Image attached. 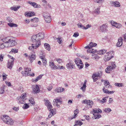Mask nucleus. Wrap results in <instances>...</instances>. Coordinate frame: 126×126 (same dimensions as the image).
I'll return each mask as SVG.
<instances>
[{
    "mask_svg": "<svg viewBox=\"0 0 126 126\" xmlns=\"http://www.w3.org/2000/svg\"><path fill=\"white\" fill-rule=\"evenodd\" d=\"M102 112V111L101 110L98 108L97 109H94L93 110V111L92 112V113H95L96 114L99 112L101 113Z\"/></svg>",
    "mask_w": 126,
    "mask_h": 126,
    "instance_id": "a878e982",
    "label": "nucleus"
},
{
    "mask_svg": "<svg viewBox=\"0 0 126 126\" xmlns=\"http://www.w3.org/2000/svg\"><path fill=\"white\" fill-rule=\"evenodd\" d=\"M107 29L108 26L107 24H104L100 27V29L103 32L107 31L108 30Z\"/></svg>",
    "mask_w": 126,
    "mask_h": 126,
    "instance_id": "f8f14e48",
    "label": "nucleus"
},
{
    "mask_svg": "<svg viewBox=\"0 0 126 126\" xmlns=\"http://www.w3.org/2000/svg\"><path fill=\"white\" fill-rule=\"evenodd\" d=\"M20 6H13L11 8V9L12 10L14 11H16L20 7Z\"/></svg>",
    "mask_w": 126,
    "mask_h": 126,
    "instance_id": "473e14b6",
    "label": "nucleus"
},
{
    "mask_svg": "<svg viewBox=\"0 0 126 126\" xmlns=\"http://www.w3.org/2000/svg\"><path fill=\"white\" fill-rule=\"evenodd\" d=\"M93 114L94 115V117L95 119H98L101 117V116L100 114H96L95 113H93Z\"/></svg>",
    "mask_w": 126,
    "mask_h": 126,
    "instance_id": "7c9ffc66",
    "label": "nucleus"
},
{
    "mask_svg": "<svg viewBox=\"0 0 126 126\" xmlns=\"http://www.w3.org/2000/svg\"><path fill=\"white\" fill-rule=\"evenodd\" d=\"M64 90V89L62 87H58L56 88L55 90V91L57 93H61L63 92Z\"/></svg>",
    "mask_w": 126,
    "mask_h": 126,
    "instance_id": "5701e85b",
    "label": "nucleus"
},
{
    "mask_svg": "<svg viewBox=\"0 0 126 126\" xmlns=\"http://www.w3.org/2000/svg\"><path fill=\"white\" fill-rule=\"evenodd\" d=\"M29 101L30 103L32 105H34L35 104V102L34 101V99L32 98H31L30 99H29Z\"/></svg>",
    "mask_w": 126,
    "mask_h": 126,
    "instance_id": "a18cd8bd",
    "label": "nucleus"
},
{
    "mask_svg": "<svg viewBox=\"0 0 126 126\" xmlns=\"http://www.w3.org/2000/svg\"><path fill=\"white\" fill-rule=\"evenodd\" d=\"M66 66L67 68L69 69L74 68L75 67L74 65L71 63H67L66 65Z\"/></svg>",
    "mask_w": 126,
    "mask_h": 126,
    "instance_id": "412c9836",
    "label": "nucleus"
},
{
    "mask_svg": "<svg viewBox=\"0 0 126 126\" xmlns=\"http://www.w3.org/2000/svg\"><path fill=\"white\" fill-rule=\"evenodd\" d=\"M76 124L77 125H79L80 126L83 124V123L81 121H77L76 122Z\"/></svg>",
    "mask_w": 126,
    "mask_h": 126,
    "instance_id": "603ef678",
    "label": "nucleus"
},
{
    "mask_svg": "<svg viewBox=\"0 0 126 126\" xmlns=\"http://www.w3.org/2000/svg\"><path fill=\"white\" fill-rule=\"evenodd\" d=\"M106 98H107V97H105L103 98L102 100H100L99 101L101 103L106 102L107 101Z\"/></svg>",
    "mask_w": 126,
    "mask_h": 126,
    "instance_id": "c03bdc74",
    "label": "nucleus"
},
{
    "mask_svg": "<svg viewBox=\"0 0 126 126\" xmlns=\"http://www.w3.org/2000/svg\"><path fill=\"white\" fill-rule=\"evenodd\" d=\"M83 103L90 106L93 105V101L89 100H83Z\"/></svg>",
    "mask_w": 126,
    "mask_h": 126,
    "instance_id": "f3484780",
    "label": "nucleus"
},
{
    "mask_svg": "<svg viewBox=\"0 0 126 126\" xmlns=\"http://www.w3.org/2000/svg\"><path fill=\"white\" fill-rule=\"evenodd\" d=\"M49 65L52 69L56 70L57 68V66L55 65L54 63L52 62H49Z\"/></svg>",
    "mask_w": 126,
    "mask_h": 126,
    "instance_id": "6ab92c4d",
    "label": "nucleus"
},
{
    "mask_svg": "<svg viewBox=\"0 0 126 126\" xmlns=\"http://www.w3.org/2000/svg\"><path fill=\"white\" fill-rule=\"evenodd\" d=\"M113 69L111 66H109L105 70L107 73H110V72Z\"/></svg>",
    "mask_w": 126,
    "mask_h": 126,
    "instance_id": "393cba45",
    "label": "nucleus"
},
{
    "mask_svg": "<svg viewBox=\"0 0 126 126\" xmlns=\"http://www.w3.org/2000/svg\"><path fill=\"white\" fill-rule=\"evenodd\" d=\"M44 33H39L36 35H33L31 37V41L33 42L36 43L34 44L39 47L41 45L40 40L44 38Z\"/></svg>",
    "mask_w": 126,
    "mask_h": 126,
    "instance_id": "f03ea898",
    "label": "nucleus"
},
{
    "mask_svg": "<svg viewBox=\"0 0 126 126\" xmlns=\"http://www.w3.org/2000/svg\"><path fill=\"white\" fill-rule=\"evenodd\" d=\"M111 5L112 6H114L117 7H119L120 6V4L119 2L115 1L114 2L112 1L111 2Z\"/></svg>",
    "mask_w": 126,
    "mask_h": 126,
    "instance_id": "2eb2a0df",
    "label": "nucleus"
},
{
    "mask_svg": "<svg viewBox=\"0 0 126 126\" xmlns=\"http://www.w3.org/2000/svg\"><path fill=\"white\" fill-rule=\"evenodd\" d=\"M29 106L28 104L27 103H25L24 104L22 108L23 109H26L29 108Z\"/></svg>",
    "mask_w": 126,
    "mask_h": 126,
    "instance_id": "a19ab883",
    "label": "nucleus"
},
{
    "mask_svg": "<svg viewBox=\"0 0 126 126\" xmlns=\"http://www.w3.org/2000/svg\"><path fill=\"white\" fill-rule=\"evenodd\" d=\"M97 73L99 77H100L102 75V72L101 71H99Z\"/></svg>",
    "mask_w": 126,
    "mask_h": 126,
    "instance_id": "69168bd1",
    "label": "nucleus"
},
{
    "mask_svg": "<svg viewBox=\"0 0 126 126\" xmlns=\"http://www.w3.org/2000/svg\"><path fill=\"white\" fill-rule=\"evenodd\" d=\"M123 39L121 37H120L118 39V42L116 45V46L118 47H121L123 43Z\"/></svg>",
    "mask_w": 126,
    "mask_h": 126,
    "instance_id": "ddd939ff",
    "label": "nucleus"
},
{
    "mask_svg": "<svg viewBox=\"0 0 126 126\" xmlns=\"http://www.w3.org/2000/svg\"><path fill=\"white\" fill-rule=\"evenodd\" d=\"M111 25L113 26H114L118 29L121 28L122 27V25L121 24L117 23L113 21H111Z\"/></svg>",
    "mask_w": 126,
    "mask_h": 126,
    "instance_id": "9d476101",
    "label": "nucleus"
},
{
    "mask_svg": "<svg viewBox=\"0 0 126 126\" xmlns=\"http://www.w3.org/2000/svg\"><path fill=\"white\" fill-rule=\"evenodd\" d=\"M42 61L44 63V65L46 66V65L47 64V61L45 58H43V59H41Z\"/></svg>",
    "mask_w": 126,
    "mask_h": 126,
    "instance_id": "864d4df0",
    "label": "nucleus"
},
{
    "mask_svg": "<svg viewBox=\"0 0 126 126\" xmlns=\"http://www.w3.org/2000/svg\"><path fill=\"white\" fill-rule=\"evenodd\" d=\"M27 95L26 93H24L22 94L20 96L18 97L17 99L18 100V103L23 104L27 99Z\"/></svg>",
    "mask_w": 126,
    "mask_h": 126,
    "instance_id": "39448f33",
    "label": "nucleus"
},
{
    "mask_svg": "<svg viewBox=\"0 0 126 126\" xmlns=\"http://www.w3.org/2000/svg\"><path fill=\"white\" fill-rule=\"evenodd\" d=\"M32 22H36L38 21V18H37L35 17L31 20Z\"/></svg>",
    "mask_w": 126,
    "mask_h": 126,
    "instance_id": "8fccbe9b",
    "label": "nucleus"
},
{
    "mask_svg": "<svg viewBox=\"0 0 126 126\" xmlns=\"http://www.w3.org/2000/svg\"><path fill=\"white\" fill-rule=\"evenodd\" d=\"M40 58L43 59L45 58V54L43 51H41L40 54Z\"/></svg>",
    "mask_w": 126,
    "mask_h": 126,
    "instance_id": "2f4dec72",
    "label": "nucleus"
},
{
    "mask_svg": "<svg viewBox=\"0 0 126 126\" xmlns=\"http://www.w3.org/2000/svg\"><path fill=\"white\" fill-rule=\"evenodd\" d=\"M97 45V44L96 43H94V44L92 42H91L89 44V45L85 47V48H88V49H90V48L91 47H92L93 46H95Z\"/></svg>",
    "mask_w": 126,
    "mask_h": 126,
    "instance_id": "aec40b11",
    "label": "nucleus"
},
{
    "mask_svg": "<svg viewBox=\"0 0 126 126\" xmlns=\"http://www.w3.org/2000/svg\"><path fill=\"white\" fill-rule=\"evenodd\" d=\"M114 85L116 86H117L118 87H123L124 86V85L123 83H116L114 84Z\"/></svg>",
    "mask_w": 126,
    "mask_h": 126,
    "instance_id": "e433bc0d",
    "label": "nucleus"
},
{
    "mask_svg": "<svg viewBox=\"0 0 126 126\" xmlns=\"http://www.w3.org/2000/svg\"><path fill=\"white\" fill-rule=\"evenodd\" d=\"M57 69H64L65 67L64 66H60L59 65H58V66H57Z\"/></svg>",
    "mask_w": 126,
    "mask_h": 126,
    "instance_id": "4d7b16f0",
    "label": "nucleus"
},
{
    "mask_svg": "<svg viewBox=\"0 0 126 126\" xmlns=\"http://www.w3.org/2000/svg\"><path fill=\"white\" fill-rule=\"evenodd\" d=\"M36 55L35 54H32L29 55V60L31 63H32L36 58Z\"/></svg>",
    "mask_w": 126,
    "mask_h": 126,
    "instance_id": "4468645a",
    "label": "nucleus"
},
{
    "mask_svg": "<svg viewBox=\"0 0 126 126\" xmlns=\"http://www.w3.org/2000/svg\"><path fill=\"white\" fill-rule=\"evenodd\" d=\"M14 60H9L7 63V68L11 69L13 65Z\"/></svg>",
    "mask_w": 126,
    "mask_h": 126,
    "instance_id": "9b49d317",
    "label": "nucleus"
},
{
    "mask_svg": "<svg viewBox=\"0 0 126 126\" xmlns=\"http://www.w3.org/2000/svg\"><path fill=\"white\" fill-rule=\"evenodd\" d=\"M18 50L16 48H12L11 51L10 52V53H12L14 52L15 53H17L18 52Z\"/></svg>",
    "mask_w": 126,
    "mask_h": 126,
    "instance_id": "ea45409f",
    "label": "nucleus"
},
{
    "mask_svg": "<svg viewBox=\"0 0 126 126\" xmlns=\"http://www.w3.org/2000/svg\"><path fill=\"white\" fill-rule=\"evenodd\" d=\"M111 66L112 68L114 69L116 67V65L115 62H112L111 63Z\"/></svg>",
    "mask_w": 126,
    "mask_h": 126,
    "instance_id": "6e6d98bb",
    "label": "nucleus"
},
{
    "mask_svg": "<svg viewBox=\"0 0 126 126\" xmlns=\"http://www.w3.org/2000/svg\"><path fill=\"white\" fill-rule=\"evenodd\" d=\"M78 27L84 29V26L82 25L80 23H79L77 24Z\"/></svg>",
    "mask_w": 126,
    "mask_h": 126,
    "instance_id": "49530a36",
    "label": "nucleus"
},
{
    "mask_svg": "<svg viewBox=\"0 0 126 126\" xmlns=\"http://www.w3.org/2000/svg\"><path fill=\"white\" fill-rule=\"evenodd\" d=\"M113 56H112L110 57L108 55L107 56L105 55V56L104 59L105 61H107L110 60L112 58H113Z\"/></svg>",
    "mask_w": 126,
    "mask_h": 126,
    "instance_id": "c756f323",
    "label": "nucleus"
},
{
    "mask_svg": "<svg viewBox=\"0 0 126 126\" xmlns=\"http://www.w3.org/2000/svg\"><path fill=\"white\" fill-rule=\"evenodd\" d=\"M24 69V72H25V76H26L30 75V74H29V73L31 70V69L30 68L28 67H25Z\"/></svg>",
    "mask_w": 126,
    "mask_h": 126,
    "instance_id": "dca6fc26",
    "label": "nucleus"
},
{
    "mask_svg": "<svg viewBox=\"0 0 126 126\" xmlns=\"http://www.w3.org/2000/svg\"><path fill=\"white\" fill-rule=\"evenodd\" d=\"M45 101V105L47 107L48 109L50 111L48 117L49 118H50L52 116L56 114V110L54 109H52V106L48 100H47Z\"/></svg>",
    "mask_w": 126,
    "mask_h": 126,
    "instance_id": "7ed1b4c3",
    "label": "nucleus"
},
{
    "mask_svg": "<svg viewBox=\"0 0 126 126\" xmlns=\"http://www.w3.org/2000/svg\"><path fill=\"white\" fill-rule=\"evenodd\" d=\"M5 83L8 86H11V84L10 82L7 81H5Z\"/></svg>",
    "mask_w": 126,
    "mask_h": 126,
    "instance_id": "0e129e2a",
    "label": "nucleus"
},
{
    "mask_svg": "<svg viewBox=\"0 0 126 126\" xmlns=\"http://www.w3.org/2000/svg\"><path fill=\"white\" fill-rule=\"evenodd\" d=\"M79 35V33L78 32L75 33L73 35V36L75 37H77Z\"/></svg>",
    "mask_w": 126,
    "mask_h": 126,
    "instance_id": "e2e57ef3",
    "label": "nucleus"
},
{
    "mask_svg": "<svg viewBox=\"0 0 126 126\" xmlns=\"http://www.w3.org/2000/svg\"><path fill=\"white\" fill-rule=\"evenodd\" d=\"M43 75H40L37 76L35 79H32V81L33 82H36L40 79L42 77Z\"/></svg>",
    "mask_w": 126,
    "mask_h": 126,
    "instance_id": "b1692460",
    "label": "nucleus"
},
{
    "mask_svg": "<svg viewBox=\"0 0 126 126\" xmlns=\"http://www.w3.org/2000/svg\"><path fill=\"white\" fill-rule=\"evenodd\" d=\"M2 120L5 123L8 125H12L14 124L13 119L6 115H4L1 117Z\"/></svg>",
    "mask_w": 126,
    "mask_h": 126,
    "instance_id": "20e7f679",
    "label": "nucleus"
},
{
    "mask_svg": "<svg viewBox=\"0 0 126 126\" xmlns=\"http://www.w3.org/2000/svg\"><path fill=\"white\" fill-rule=\"evenodd\" d=\"M91 27V25L88 24L87 25L86 27H84V29L86 30L88 29L89 28H90Z\"/></svg>",
    "mask_w": 126,
    "mask_h": 126,
    "instance_id": "bf43d9fd",
    "label": "nucleus"
},
{
    "mask_svg": "<svg viewBox=\"0 0 126 126\" xmlns=\"http://www.w3.org/2000/svg\"><path fill=\"white\" fill-rule=\"evenodd\" d=\"M103 92L107 94L108 93V92H109V91L105 89V87H103Z\"/></svg>",
    "mask_w": 126,
    "mask_h": 126,
    "instance_id": "3c124183",
    "label": "nucleus"
},
{
    "mask_svg": "<svg viewBox=\"0 0 126 126\" xmlns=\"http://www.w3.org/2000/svg\"><path fill=\"white\" fill-rule=\"evenodd\" d=\"M83 117L85 118L86 120H89L90 118V117L89 116H86V115H84L83 116Z\"/></svg>",
    "mask_w": 126,
    "mask_h": 126,
    "instance_id": "774afa93",
    "label": "nucleus"
},
{
    "mask_svg": "<svg viewBox=\"0 0 126 126\" xmlns=\"http://www.w3.org/2000/svg\"><path fill=\"white\" fill-rule=\"evenodd\" d=\"M39 85H32V92L34 94H37L39 93L40 91L39 88Z\"/></svg>",
    "mask_w": 126,
    "mask_h": 126,
    "instance_id": "1a4fd4ad",
    "label": "nucleus"
},
{
    "mask_svg": "<svg viewBox=\"0 0 126 126\" xmlns=\"http://www.w3.org/2000/svg\"><path fill=\"white\" fill-rule=\"evenodd\" d=\"M106 51L105 50H101L98 52V53L100 55H102L105 53Z\"/></svg>",
    "mask_w": 126,
    "mask_h": 126,
    "instance_id": "79ce46f5",
    "label": "nucleus"
},
{
    "mask_svg": "<svg viewBox=\"0 0 126 126\" xmlns=\"http://www.w3.org/2000/svg\"><path fill=\"white\" fill-rule=\"evenodd\" d=\"M8 25L10 27H16L17 26V24H14L13 23H8Z\"/></svg>",
    "mask_w": 126,
    "mask_h": 126,
    "instance_id": "c9c22d12",
    "label": "nucleus"
},
{
    "mask_svg": "<svg viewBox=\"0 0 126 126\" xmlns=\"http://www.w3.org/2000/svg\"><path fill=\"white\" fill-rule=\"evenodd\" d=\"M43 16L46 22L50 23L51 22V18L49 14L48 13H43Z\"/></svg>",
    "mask_w": 126,
    "mask_h": 126,
    "instance_id": "0eeeda50",
    "label": "nucleus"
},
{
    "mask_svg": "<svg viewBox=\"0 0 126 126\" xmlns=\"http://www.w3.org/2000/svg\"><path fill=\"white\" fill-rule=\"evenodd\" d=\"M5 87V86L4 85L2 87L0 88V94H3L4 93V88Z\"/></svg>",
    "mask_w": 126,
    "mask_h": 126,
    "instance_id": "58836bf2",
    "label": "nucleus"
},
{
    "mask_svg": "<svg viewBox=\"0 0 126 126\" xmlns=\"http://www.w3.org/2000/svg\"><path fill=\"white\" fill-rule=\"evenodd\" d=\"M56 61L59 64L62 63L63 62V60L61 59H56Z\"/></svg>",
    "mask_w": 126,
    "mask_h": 126,
    "instance_id": "37998d69",
    "label": "nucleus"
},
{
    "mask_svg": "<svg viewBox=\"0 0 126 126\" xmlns=\"http://www.w3.org/2000/svg\"><path fill=\"white\" fill-rule=\"evenodd\" d=\"M44 46L45 48L47 50H49L50 49V45L48 44L45 43L44 44Z\"/></svg>",
    "mask_w": 126,
    "mask_h": 126,
    "instance_id": "72a5a7b5",
    "label": "nucleus"
},
{
    "mask_svg": "<svg viewBox=\"0 0 126 126\" xmlns=\"http://www.w3.org/2000/svg\"><path fill=\"white\" fill-rule=\"evenodd\" d=\"M39 46L35 45V44H32V46L29 47V50L31 51H33L34 49H36Z\"/></svg>",
    "mask_w": 126,
    "mask_h": 126,
    "instance_id": "a211bd4d",
    "label": "nucleus"
},
{
    "mask_svg": "<svg viewBox=\"0 0 126 126\" xmlns=\"http://www.w3.org/2000/svg\"><path fill=\"white\" fill-rule=\"evenodd\" d=\"M32 6L34 7L37 8H39L40 7V5H38L35 2L34 3V4H33Z\"/></svg>",
    "mask_w": 126,
    "mask_h": 126,
    "instance_id": "09e8293b",
    "label": "nucleus"
},
{
    "mask_svg": "<svg viewBox=\"0 0 126 126\" xmlns=\"http://www.w3.org/2000/svg\"><path fill=\"white\" fill-rule=\"evenodd\" d=\"M95 2L99 4V5H101L103 1L102 0H95Z\"/></svg>",
    "mask_w": 126,
    "mask_h": 126,
    "instance_id": "680f3d73",
    "label": "nucleus"
},
{
    "mask_svg": "<svg viewBox=\"0 0 126 126\" xmlns=\"http://www.w3.org/2000/svg\"><path fill=\"white\" fill-rule=\"evenodd\" d=\"M104 85L105 86V87H106L107 88H111V86L110 85L109 82L108 80H105Z\"/></svg>",
    "mask_w": 126,
    "mask_h": 126,
    "instance_id": "4be33fe9",
    "label": "nucleus"
},
{
    "mask_svg": "<svg viewBox=\"0 0 126 126\" xmlns=\"http://www.w3.org/2000/svg\"><path fill=\"white\" fill-rule=\"evenodd\" d=\"M53 88V86L52 85H50L48 86L47 88V89L49 91H50Z\"/></svg>",
    "mask_w": 126,
    "mask_h": 126,
    "instance_id": "13d9d810",
    "label": "nucleus"
},
{
    "mask_svg": "<svg viewBox=\"0 0 126 126\" xmlns=\"http://www.w3.org/2000/svg\"><path fill=\"white\" fill-rule=\"evenodd\" d=\"M1 40L4 43L0 44V49H2L5 47H11L17 44L15 38L12 37H7L1 39Z\"/></svg>",
    "mask_w": 126,
    "mask_h": 126,
    "instance_id": "f257e3e1",
    "label": "nucleus"
},
{
    "mask_svg": "<svg viewBox=\"0 0 126 126\" xmlns=\"http://www.w3.org/2000/svg\"><path fill=\"white\" fill-rule=\"evenodd\" d=\"M78 113V112L77 111V110H76L74 111V116H73L71 117V119H72L73 118H75L76 117V115Z\"/></svg>",
    "mask_w": 126,
    "mask_h": 126,
    "instance_id": "4c0bfd02",
    "label": "nucleus"
},
{
    "mask_svg": "<svg viewBox=\"0 0 126 126\" xmlns=\"http://www.w3.org/2000/svg\"><path fill=\"white\" fill-rule=\"evenodd\" d=\"M92 56L93 58H94L95 59H98L99 58L98 56L95 54H92Z\"/></svg>",
    "mask_w": 126,
    "mask_h": 126,
    "instance_id": "de8ad7c7",
    "label": "nucleus"
},
{
    "mask_svg": "<svg viewBox=\"0 0 126 126\" xmlns=\"http://www.w3.org/2000/svg\"><path fill=\"white\" fill-rule=\"evenodd\" d=\"M4 55L3 54H1L0 55V62L3 61V59Z\"/></svg>",
    "mask_w": 126,
    "mask_h": 126,
    "instance_id": "052dcab7",
    "label": "nucleus"
},
{
    "mask_svg": "<svg viewBox=\"0 0 126 126\" xmlns=\"http://www.w3.org/2000/svg\"><path fill=\"white\" fill-rule=\"evenodd\" d=\"M86 80H85L84 83L83 85V86L80 89L82 90L83 92H84L85 91V88L86 87Z\"/></svg>",
    "mask_w": 126,
    "mask_h": 126,
    "instance_id": "c85d7f7f",
    "label": "nucleus"
},
{
    "mask_svg": "<svg viewBox=\"0 0 126 126\" xmlns=\"http://www.w3.org/2000/svg\"><path fill=\"white\" fill-rule=\"evenodd\" d=\"M96 52V50L95 49H94L93 48H90V49H88L87 50V52H89L90 53H92L93 54H94Z\"/></svg>",
    "mask_w": 126,
    "mask_h": 126,
    "instance_id": "cd10ccee",
    "label": "nucleus"
},
{
    "mask_svg": "<svg viewBox=\"0 0 126 126\" xmlns=\"http://www.w3.org/2000/svg\"><path fill=\"white\" fill-rule=\"evenodd\" d=\"M100 8H98L96 9L94 11V13L97 15H98L100 13Z\"/></svg>",
    "mask_w": 126,
    "mask_h": 126,
    "instance_id": "f704fd0d",
    "label": "nucleus"
},
{
    "mask_svg": "<svg viewBox=\"0 0 126 126\" xmlns=\"http://www.w3.org/2000/svg\"><path fill=\"white\" fill-rule=\"evenodd\" d=\"M106 112H109L111 111V109L109 108L105 109L104 110Z\"/></svg>",
    "mask_w": 126,
    "mask_h": 126,
    "instance_id": "5fc2aeb1",
    "label": "nucleus"
},
{
    "mask_svg": "<svg viewBox=\"0 0 126 126\" xmlns=\"http://www.w3.org/2000/svg\"><path fill=\"white\" fill-rule=\"evenodd\" d=\"M7 20L10 23L11 22H12V19L10 17H8L7 18Z\"/></svg>",
    "mask_w": 126,
    "mask_h": 126,
    "instance_id": "338daca9",
    "label": "nucleus"
},
{
    "mask_svg": "<svg viewBox=\"0 0 126 126\" xmlns=\"http://www.w3.org/2000/svg\"><path fill=\"white\" fill-rule=\"evenodd\" d=\"M35 13L33 12H29L26 14L25 16L27 17H30L34 15Z\"/></svg>",
    "mask_w": 126,
    "mask_h": 126,
    "instance_id": "bb28decb",
    "label": "nucleus"
},
{
    "mask_svg": "<svg viewBox=\"0 0 126 126\" xmlns=\"http://www.w3.org/2000/svg\"><path fill=\"white\" fill-rule=\"evenodd\" d=\"M61 98H57L54 100L53 102L54 105L56 106L58 108L60 107L59 105L61 104L62 101L61 100Z\"/></svg>",
    "mask_w": 126,
    "mask_h": 126,
    "instance_id": "6e6552de",
    "label": "nucleus"
},
{
    "mask_svg": "<svg viewBox=\"0 0 126 126\" xmlns=\"http://www.w3.org/2000/svg\"><path fill=\"white\" fill-rule=\"evenodd\" d=\"M74 60L76 64L79 69H81L83 68V64L81 61L79 59L77 58L75 59Z\"/></svg>",
    "mask_w": 126,
    "mask_h": 126,
    "instance_id": "423d86ee",
    "label": "nucleus"
}]
</instances>
